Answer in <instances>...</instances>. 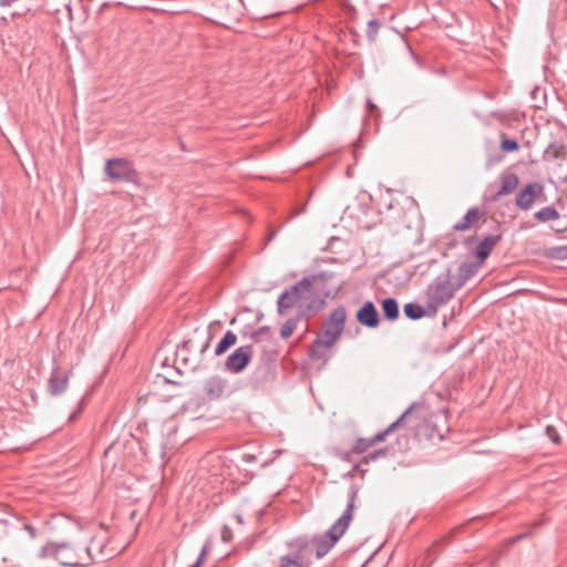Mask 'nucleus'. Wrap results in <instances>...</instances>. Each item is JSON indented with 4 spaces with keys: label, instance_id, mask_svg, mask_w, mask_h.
Here are the masks:
<instances>
[{
    "label": "nucleus",
    "instance_id": "45",
    "mask_svg": "<svg viewBox=\"0 0 567 567\" xmlns=\"http://www.w3.org/2000/svg\"><path fill=\"white\" fill-rule=\"evenodd\" d=\"M538 92H539V90H538V89H536V90H534V91H533V94H536V93H538Z\"/></svg>",
    "mask_w": 567,
    "mask_h": 567
},
{
    "label": "nucleus",
    "instance_id": "32",
    "mask_svg": "<svg viewBox=\"0 0 567 567\" xmlns=\"http://www.w3.org/2000/svg\"><path fill=\"white\" fill-rule=\"evenodd\" d=\"M546 434L547 436L550 439V441L555 444H559L561 439H560V435L558 433V431L556 430L555 426L553 425H547L546 426Z\"/></svg>",
    "mask_w": 567,
    "mask_h": 567
},
{
    "label": "nucleus",
    "instance_id": "16",
    "mask_svg": "<svg viewBox=\"0 0 567 567\" xmlns=\"http://www.w3.org/2000/svg\"><path fill=\"white\" fill-rule=\"evenodd\" d=\"M499 179H501V187L496 192V194H494L491 197L492 202H497L502 196L512 194L517 188V186L519 184V178H518L517 174H515V173H508V174L501 175Z\"/></svg>",
    "mask_w": 567,
    "mask_h": 567
},
{
    "label": "nucleus",
    "instance_id": "44",
    "mask_svg": "<svg viewBox=\"0 0 567 567\" xmlns=\"http://www.w3.org/2000/svg\"><path fill=\"white\" fill-rule=\"evenodd\" d=\"M473 239H474V237L467 238L466 244H470Z\"/></svg>",
    "mask_w": 567,
    "mask_h": 567
},
{
    "label": "nucleus",
    "instance_id": "15",
    "mask_svg": "<svg viewBox=\"0 0 567 567\" xmlns=\"http://www.w3.org/2000/svg\"><path fill=\"white\" fill-rule=\"evenodd\" d=\"M485 220V212L480 207H471L463 218L453 226L455 231H466L478 220Z\"/></svg>",
    "mask_w": 567,
    "mask_h": 567
},
{
    "label": "nucleus",
    "instance_id": "21",
    "mask_svg": "<svg viewBox=\"0 0 567 567\" xmlns=\"http://www.w3.org/2000/svg\"><path fill=\"white\" fill-rule=\"evenodd\" d=\"M332 346L326 344L324 340L317 336L309 348V355L315 360L327 359V353Z\"/></svg>",
    "mask_w": 567,
    "mask_h": 567
},
{
    "label": "nucleus",
    "instance_id": "13",
    "mask_svg": "<svg viewBox=\"0 0 567 567\" xmlns=\"http://www.w3.org/2000/svg\"><path fill=\"white\" fill-rule=\"evenodd\" d=\"M355 318L358 322L367 328H377L380 323L379 312L372 301H365L357 311Z\"/></svg>",
    "mask_w": 567,
    "mask_h": 567
},
{
    "label": "nucleus",
    "instance_id": "26",
    "mask_svg": "<svg viewBox=\"0 0 567 567\" xmlns=\"http://www.w3.org/2000/svg\"><path fill=\"white\" fill-rule=\"evenodd\" d=\"M371 446H373L371 439H363L360 437L354 442V445L352 447V451L355 454H362L365 451H368Z\"/></svg>",
    "mask_w": 567,
    "mask_h": 567
},
{
    "label": "nucleus",
    "instance_id": "35",
    "mask_svg": "<svg viewBox=\"0 0 567 567\" xmlns=\"http://www.w3.org/2000/svg\"><path fill=\"white\" fill-rule=\"evenodd\" d=\"M205 554H206V549L203 548L197 560L194 564H192L189 567H200V565L203 564Z\"/></svg>",
    "mask_w": 567,
    "mask_h": 567
},
{
    "label": "nucleus",
    "instance_id": "30",
    "mask_svg": "<svg viewBox=\"0 0 567 567\" xmlns=\"http://www.w3.org/2000/svg\"><path fill=\"white\" fill-rule=\"evenodd\" d=\"M501 148L506 153H511L517 151L519 148V144L516 140L504 138L501 142Z\"/></svg>",
    "mask_w": 567,
    "mask_h": 567
},
{
    "label": "nucleus",
    "instance_id": "31",
    "mask_svg": "<svg viewBox=\"0 0 567 567\" xmlns=\"http://www.w3.org/2000/svg\"><path fill=\"white\" fill-rule=\"evenodd\" d=\"M278 567H307V565H301L300 561H297L293 558H290V556H281L279 558V566Z\"/></svg>",
    "mask_w": 567,
    "mask_h": 567
},
{
    "label": "nucleus",
    "instance_id": "38",
    "mask_svg": "<svg viewBox=\"0 0 567 567\" xmlns=\"http://www.w3.org/2000/svg\"><path fill=\"white\" fill-rule=\"evenodd\" d=\"M235 519L238 522V524L244 523L243 516L240 514L235 515Z\"/></svg>",
    "mask_w": 567,
    "mask_h": 567
},
{
    "label": "nucleus",
    "instance_id": "34",
    "mask_svg": "<svg viewBox=\"0 0 567 567\" xmlns=\"http://www.w3.org/2000/svg\"><path fill=\"white\" fill-rule=\"evenodd\" d=\"M530 536V533L527 532V533H522V534H518L514 537H512L509 540H508V546H513L515 545L516 543H518L519 540L524 539V538H527Z\"/></svg>",
    "mask_w": 567,
    "mask_h": 567
},
{
    "label": "nucleus",
    "instance_id": "6",
    "mask_svg": "<svg viewBox=\"0 0 567 567\" xmlns=\"http://www.w3.org/2000/svg\"><path fill=\"white\" fill-rule=\"evenodd\" d=\"M106 176L114 182L136 183L138 173L134 164L125 157L110 158L104 166Z\"/></svg>",
    "mask_w": 567,
    "mask_h": 567
},
{
    "label": "nucleus",
    "instance_id": "40",
    "mask_svg": "<svg viewBox=\"0 0 567 567\" xmlns=\"http://www.w3.org/2000/svg\"><path fill=\"white\" fill-rule=\"evenodd\" d=\"M76 419V413H72L69 417V421L72 422Z\"/></svg>",
    "mask_w": 567,
    "mask_h": 567
},
{
    "label": "nucleus",
    "instance_id": "18",
    "mask_svg": "<svg viewBox=\"0 0 567 567\" xmlns=\"http://www.w3.org/2000/svg\"><path fill=\"white\" fill-rule=\"evenodd\" d=\"M482 266H483V264H481L477 260H475L473 262H462L458 266L457 282H456L457 287L462 288L466 284L467 280L473 278L478 272V270L481 269Z\"/></svg>",
    "mask_w": 567,
    "mask_h": 567
},
{
    "label": "nucleus",
    "instance_id": "19",
    "mask_svg": "<svg viewBox=\"0 0 567 567\" xmlns=\"http://www.w3.org/2000/svg\"><path fill=\"white\" fill-rule=\"evenodd\" d=\"M381 309L386 320L394 321L400 316L399 302L392 297L382 300Z\"/></svg>",
    "mask_w": 567,
    "mask_h": 567
},
{
    "label": "nucleus",
    "instance_id": "2",
    "mask_svg": "<svg viewBox=\"0 0 567 567\" xmlns=\"http://www.w3.org/2000/svg\"><path fill=\"white\" fill-rule=\"evenodd\" d=\"M210 334L198 333L195 331L192 338L183 341L176 349V360L189 370H196L203 365L205 353L210 347Z\"/></svg>",
    "mask_w": 567,
    "mask_h": 567
},
{
    "label": "nucleus",
    "instance_id": "25",
    "mask_svg": "<svg viewBox=\"0 0 567 567\" xmlns=\"http://www.w3.org/2000/svg\"><path fill=\"white\" fill-rule=\"evenodd\" d=\"M298 319H288L280 328V337L288 339L297 328Z\"/></svg>",
    "mask_w": 567,
    "mask_h": 567
},
{
    "label": "nucleus",
    "instance_id": "29",
    "mask_svg": "<svg viewBox=\"0 0 567 567\" xmlns=\"http://www.w3.org/2000/svg\"><path fill=\"white\" fill-rule=\"evenodd\" d=\"M270 336L269 327H260L250 334L254 342H261L265 338Z\"/></svg>",
    "mask_w": 567,
    "mask_h": 567
},
{
    "label": "nucleus",
    "instance_id": "28",
    "mask_svg": "<svg viewBox=\"0 0 567 567\" xmlns=\"http://www.w3.org/2000/svg\"><path fill=\"white\" fill-rule=\"evenodd\" d=\"M389 450L386 447L379 449L368 455H365L361 463L369 464L370 462L377 461L379 457H384L388 455Z\"/></svg>",
    "mask_w": 567,
    "mask_h": 567
},
{
    "label": "nucleus",
    "instance_id": "37",
    "mask_svg": "<svg viewBox=\"0 0 567 567\" xmlns=\"http://www.w3.org/2000/svg\"><path fill=\"white\" fill-rule=\"evenodd\" d=\"M303 210H305V208H301V209H299V210H295V212L290 215L289 219L295 218L296 216H298L299 214H301Z\"/></svg>",
    "mask_w": 567,
    "mask_h": 567
},
{
    "label": "nucleus",
    "instance_id": "23",
    "mask_svg": "<svg viewBox=\"0 0 567 567\" xmlns=\"http://www.w3.org/2000/svg\"><path fill=\"white\" fill-rule=\"evenodd\" d=\"M237 342V336L228 330L218 344L215 348V354L221 355L224 354L230 347H233Z\"/></svg>",
    "mask_w": 567,
    "mask_h": 567
},
{
    "label": "nucleus",
    "instance_id": "3",
    "mask_svg": "<svg viewBox=\"0 0 567 567\" xmlns=\"http://www.w3.org/2000/svg\"><path fill=\"white\" fill-rule=\"evenodd\" d=\"M327 280L326 274H319L311 277H303L289 289L285 290L277 300L278 313L282 315L287 309L295 306L303 307L301 301L308 300L312 293L313 285H321Z\"/></svg>",
    "mask_w": 567,
    "mask_h": 567
},
{
    "label": "nucleus",
    "instance_id": "24",
    "mask_svg": "<svg viewBox=\"0 0 567 567\" xmlns=\"http://www.w3.org/2000/svg\"><path fill=\"white\" fill-rule=\"evenodd\" d=\"M404 315L411 320H419L425 316V310L422 306L415 302L404 305Z\"/></svg>",
    "mask_w": 567,
    "mask_h": 567
},
{
    "label": "nucleus",
    "instance_id": "12",
    "mask_svg": "<svg viewBox=\"0 0 567 567\" xmlns=\"http://www.w3.org/2000/svg\"><path fill=\"white\" fill-rule=\"evenodd\" d=\"M501 239L502 234H492L483 237L472 250L473 256L477 261L484 264Z\"/></svg>",
    "mask_w": 567,
    "mask_h": 567
},
{
    "label": "nucleus",
    "instance_id": "7",
    "mask_svg": "<svg viewBox=\"0 0 567 567\" xmlns=\"http://www.w3.org/2000/svg\"><path fill=\"white\" fill-rule=\"evenodd\" d=\"M347 311L344 307L336 308L322 323L321 332L318 337L323 339L326 344L333 346L344 330Z\"/></svg>",
    "mask_w": 567,
    "mask_h": 567
},
{
    "label": "nucleus",
    "instance_id": "11",
    "mask_svg": "<svg viewBox=\"0 0 567 567\" xmlns=\"http://www.w3.org/2000/svg\"><path fill=\"white\" fill-rule=\"evenodd\" d=\"M228 382L220 375H213L205 380L203 391L209 401H217L225 395Z\"/></svg>",
    "mask_w": 567,
    "mask_h": 567
},
{
    "label": "nucleus",
    "instance_id": "4",
    "mask_svg": "<svg viewBox=\"0 0 567 567\" xmlns=\"http://www.w3.org/2000/svg\"><path fill=\"white\" fill-rule=\"evenodd\" d=\"M41 558H53L65 567H86L89 557L82 547H72L66 543H48L39 551Z\"/></svg>",
    "mask_w": 567,
    "mask_h": 567
},
{
    "label": "nucleus",
    "instance_id": "41",
    "mask_svg": "<svg viewBox=\"0 0 567 567\" xmlns=\"http://www.w3.org/2000/svg\"><path fill=\"white\" fill-rule=\"evenodd\" d=\"M365 106L372 107V106H377V105L373 104L370 100H367Z\"/></svg>",
    "mask_w": 567,
    "mask_h": 567
},
{
    "label": "nucleus",
    "instance_id": "5",
    "mask_svg": "<svg viewBox=\"0 0 567 567\" xmlns=\"http://www.w3.org/2000/svg\"><path fill=\"white\" fill-rule=\"evenodd\" d=\"M458 289L457 284L451 282L449 272L444 277H437L426 289L427 308L435 313L437 308L446 305Z\"/></svg>",
    "mask_w": 567,
    "mask_h": 567
},
{
    "label": "nucleus",
    "instance_id": "22",
    "mask_svg": "<svg viewBox=\"0 0 567 567\" xmlns=\"http://www.w3.org/2000/svg\"><path fill=\"white\" fill-rule=\"evenodd\" d=\"M535 219L539 223H548L553 220H557L559 218V213L554 206H546L540 208L534 214Z\"/></svg>",
    "mask_w": 567,
    "mask_h": 567
},
{
    "label": "nucleus",
    "instance_id": "14",
    "mask_svg": "<svg viewBox=\"0 0 567 567\" xmlns=\"http://www.w3.org/2000/svg\"><path fill=\"white\" fill-rule=\"evenodd\" d=\"M290 553L286 556L300 561L301 565H306L308 555L311 551V543L306 537H299L289 543Z\"/></svg>",
    "mask_w": 567,
    "mask_h": 567
},
{
    "label": "nucleus",
    "instance_id": "17",
    "mask_svg": "<svg viewBox=\"0 0 567 567\" xmlns=\"http://www.w3.org/2000/svg\"><path fill=\"white\" fill-rule=\"evenodd\" d=\"M69 384V375L59 373L58 367H54L48 380V390L51 395L56 396L65 392Z\"/></svg>",
    "mask_w": 567,
    "mask_h": 567
},
{
    "label": "nucleus",
    "instance_id": "33",
    "mask_svg": "<svg viewBox=\"0 0 567 567\" xmlns=\"http://www.w3.org/2000/svg\"><path fill=\"white\" fill-rule=\"evenodd\" d=\"M220 534H221L223 542L229 543L233 540L234 535H233V530L229 526L224 525Z\"/></svg>",
    "mask_w": 567,
    "mask_h": 567
},
{
    "label": "nucleus",
    "instance_id": "10",
    "mask_svg": "<svg viewBox=\"0 0 567 567\" xmlns=\"http://www.w3.org/2000/svg\"><path fill=\"white\" fill-rule=\"evenodd\" d=\"M82 550L89 557V565L95 559L106 560L114 555V550L107 548L105 536L92 537L90 544L82 547Z\"/></svg>",
    "mask_w": 567,
    "mask_h": 567
},
{
    "label": "nucleus",
    "instance_id": "8",
    "mask_svg": "<svg viewBox=\"0 0 567 567\" xmlns=\"http://www.w3.org/2000/svg\"><path fill=\"white\" fill-rule=\"evenodd\" d=\"M545 187L538 182L528 183L520 188L515 196V205L518 209L527 212L544 195Z\"/></svg>",
    "mask_w": 567,
    "mask_h": 567
},
{
    "label": "nucleus",
    "instance_id": "36",
    "mask_svg": "<svg viewBox=\"0 0 567 567\" xmlns=\"http://www.w3.org/2000/svg\"><path fill=\"white\" fill-rule=\"evenodd\" d=\"M23 528L28 532V534L30 535L31 538H35L37 537V529L29 525V524H24Z\"/></svg>",
    "mask_w": 567,
    "mask_h": 567
},
{
    "label": "nucleus",
    "instance_id": "9",
    "mask_svg": "<svg viewBox=\"0 0 567 567\" xmlns=\"http://www.w3.org/2000/svg\"><path fill=\"white\" fill-rule=\"evenodd\" d=\"M254 355L252 346L237 348L225 361V371L237 374L243 372L250 363Z\"/></svg>",
    "mask_w": 567,
    "mask_h": 567
},
{
    "label": "nucleus",
    "instance_id": "1",
    "mask_svg": "<svg viewBox=\"0 0 567 567\" xmlns=\"http://www.w3.org/2000/svg\"><path fill=\"white\" fill-rule=\"evenodd\" d=\"M358 493V486L351 485L348 492L347 507L342 515L330 526V528L324 534L312 539V543L316 546V557L318 559L324 557L348 530L353 519Z\"/></svg>",
    "mask_w": 567,
    "mask_h": 567
},
{
    "label": "nucleus",
    "instance_id": "39",
    "mask_svg": "<svg viewBox=\"0 0 567 567\" xmlns=\"http://www.w3.org/2000/svg\"><path fill=\"white\" fill-rule=\"evenodd\" d=\"M244 457H245L247 461H252V460H255V456H254V455H250V454L245 455Z\"/></svg>",
    "mask_w": 567,
    "mask_h": 567
},
{
    "label": "nucleus",
    "instance_id": "27",
    "mask_svg": "<svg viewBox=\"0 0 567 567\" xmlns=\"http://www.w3.org/2000/svg\"><path fill=\"white\" fill-rule=\"evenodd\" d=\"M380 27H381V23L377 19H372V20H370L368 22L367 38H368L369 41H374L375 40Z\"/></svg>",
    "mask_w": 567,
    "mask_h": 567
},
{
    "label": "nucleus",
    "instance_id": "42",
    "mask_svg": "<svg viewBox=\"0 0 567 567\" xmlns=\"http://www.w3.org/2000/svg\"><path fill=\"white\" fill-rule=\"evenodd\" d=\"M359 467H360V464H355V465L353 466V468H352V472H357V471L359 470Z\"/></svg>",
    "mask_w": 567,
    "mask_h": 567
},
{
    "label": "nucleus",
    "instance_id": "43",
    "mask_svg": "<svg viewBox=\"0 0 567 567\" xmlns=\"http://www.w3.org/2000/svg\"><path fill=\"white\" fill-rule=\"evenodd\" d=\"M107 6H109V3H107V2H104V3L101 6L100 11H102V10H103L104 8H106Z\"/></svg>",
    "mask_w": 567,
    "mask_h": 567
},
{
    "label": "nucleus",
    "instance_id": "20",
    "mask_svg": "<svg viewBox=\"0 0 567 567\" xmlns=\"http://www.w3.org/2000/svg\"><path fill=\"white\" fill-rule=\"evenodd\" d=\"M411 409L412 408H409L403 414H401V416L396 421L391 423L386 429H384L383 431L379 432L374 436L370 437L372 444L375 445L379 442H383L386 439L388 435L393 433L399 427V425L403 422V420L410 414Z\"/></svg>",
    "mask_w": 567,
    "mask_h": 567
}]
</instances>
